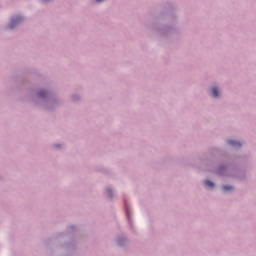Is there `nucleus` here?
<instances>
[{
	"label": "nucleus",
	"instance_id": "5",
	"mask_svg": "<svg viewBox=\"0 0 256 256\" xmlns=\"http://www.w3.org/2000/svg\"><path fill=\"white\" fill-rule=\"evenodd\" d=\"M222 189L224 191H231L233 189V187H231V186H223Z\"/></svg>",
	"mask_w": 256,
	"mask_h": 256
},
{
	"label": "nucleus",
	"instance_id": "6",
	"mask_svg": "<svg viewBox=\"0 0 256 256\" xmlns=\"http://www.w3.org/2000/svg\"><path fill=\"white\" fill-rule=\"evenodd\" d=\"M101 1H103V0H96V3H101Z\"/></svg>",
	"mask_w": 256,
	"mask_h": 256
},
{
	"label": "nucleus",
	"instance_id": "4",
	"mask_svg": "<svg viewBox=\"0 0 256 256\" xmlns=\"http://www.w3.org/2000/svg\"><path fill=\"white\" fill-rule=\"evenodd\" d=\"M212 95L213 97H219V90L217 89V87L212 88Z\"/></svg>",
	"mask_w": 256,
	"mask_h": 256
},
{
	"label": "nucleus",
	"instance_id": "1",
	"mask_svg": "<svg viewBox=\"0 0 256 256\" xmlns=\"http://www.w3.org/2000/svg\"><path fill=\"white\" fill-rule=\"evenodd\" d=\"M20 21H23V18H21L19 16H16V17L12 18V20L10 22V25H9V28L13 29V27H15V25H17V23H20Z\"/></svg>",
	"mask_w": 256,
	"mask_h": 256
},
{
	"label": "nucleus",
	"instance_id": "2",
	"mask_svg": "<svg viewBox=\"0 0 256 256\" xmlns=\"http://www.w3.org/2000/svg\"><path fill=\"white\" fill-rule=\"evenodd\" d=\"M229 145H232V147H241V142L235 141V140H229Z\"/></svg>",
	"mask_w": 256,
	"mask_h": 256
},
{
	"label": "nucleus",
	"instance_id": "3",
	"mask_svg": "<svg viewBox=\"0 0 256 256\" xmlns=\"http://www.w3.org/2000/svg\"><path fill=\"white\" fill-rule=\"evenodd\" d=\"M206 187H208L209 189H213L215 187V184H213V182L209 181V180H205L204 181Z\"/></svg>",
	"mask_w": 256,
	"mask_h": 256
}]
</instances>
